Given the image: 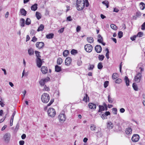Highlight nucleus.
Returning a JSON list of instances; mask_svg holds the SVG:
<instances>
[{
	"mask_svg": "<svg viewBox=\"0 0 145 145\" xmlns=\"http://www.w3.org/2000/svg\"><path fill=\"white\" fill-rule=\"evenodd\" d=\"M85 5L84 0H77L76 5L77 9L80 10L84 9Z\"/></svg>",
	"mask_w": 145,
	"mask_h": 145,
	"instance_id": "obj_1",
	"label": "nucleus"
},
{
	"mask_svg": "<svg viewBox=\"0 0 145 145\" xmlns=\"http://www.w3.org/2000/svg\"><path fill=\"white\" fill-rule=\"evenodd\" d=\"M139 69H140L139 72H137L135 77V81L137 82H139L142 77V72L144 71V69L141 67H139Z\"/></svg>",
	"mask_w": 145,
	"mask_h": 145,
	"instance_id": "obj_2",
	"label": "nucleus"
},
{
	"mask_svg": "<svg viewBox=\"0 0 145 145\" xmlns=\"http://www.w3.org/2000/svg\"><path fill=\"white\" fill-rule=\"evenodd\" d=\"M50 99V96L48 93H44L41 96V100L42 102L44 103H47Z\"/></svg>",
	"mask_w": 145,
	"mask_h": 145,
	"instance_id": "obj_3",
	"label": "nucleus"
},
{
	"mask_svg": "<svg viewBox=\"0 0 145 145\" xmlns=\"http://www.w3.org/2000/svg\"><path fill=\"white\" fill-rule=\"evenodd\" d=\"M56 112L53 108H49L48 111V116L51 117H53L56 114Z\"/></svg>",
	"mask_w": 145,
	"mask_h": 145,
	"instance_id": "obj_4",
	"label": "nucleus"
},
{
	"mask_svg": "<svg viewBox=\"0 0 145 145\" xmlns=\"http://www.w3.org/2000/svg\"><path fill=\"white\" fill-rule=\"evenodd\" d=\"M93 48L92 46L90 44H87L84 46L85 50L88 52H91Z\"/></svg>",
	"mask_w": 145,
	"mask_h": 145,
	"instance_id": "obj_5",
	"label": "nucleus"
},
{
	"mask_svg": "<svg viewBox=\"0 0 145 145\" xmlns=\"http://www.w3.org/2000/svg\"><path fill=\"white\" fill-rule=\"evenodd\" d=\"M58 118L61 122H63L66 120V117L64 114L60 113L59 116Z\"/></svg>",
	"mask_w": 145,
	"mask_h": 145,
	"instance_id": "obj_6",
	"label": "nucleus"
},
{
	"mask_svg": "<svg viewBox=\"0 0 145 145\" xmlns=\"http://www.w3.org/2000/svg\"><path fill=\"white\" fill-rule=\"evenodd\" d=\"M11 137L10 133H6L3 137V139L5 142L8 143L9 142Z\"/></svg>",
	"mask_w": 145,
	"mask_h": 145,
	"instance_id": "obj_7",
	"label": "nucleus"
},
{
	"mask_svg": "<svg viewBox=\"0 0 145 145\" xmlns=\"http://www.w3.org/2000/svg\"><path fill=\"white\" fill-rule=\"evenodd\" d=\"M50 78L49 77H47L45 78L42 79L39 81V83L40 85L42 86L44 85L45 83L49 81Z\"/></svg>",
	"mask_w": 145,
	"mask_h": 145,
	"instance_id": "obj_8",
	"label": "nucleus"
},
{
	"mask_svg": "<svg viewBox=\"0 0 145 145\" xmlns=\"http://www.w3.org/2000/svg\"><path fill=\"white\" fill-rule=\"evenodd\" d=\"M140 138L139 135L137 134H134L133 135L131 140L133 142H138Z\"/></svg>",
	"mask_w": 145,
	"mask_h": 145,
	"instance_id": "obj_9",
	"label": "nucleus"
},
{
	"mask_svg": "<svg viewBox=\"0 0 145 145\" xmlns=\"http://www.w3.org/2000/svg\"><path fill=\"white\" fill-rule=\"evenodd\" d=\"M44 46V43L43 42H37L36 43V47L40 49L42 48Z\"/></svg>",
	"mask_w": 145,
	"mask_h": 145,
	"instance_id": "obj_10",
	"label": "nucleus"
},
{
	"mask_svg": "<svg viewBox=\"0 0 145 145\" xmlns=\"http://www.w3.org/2000/svg\"><path fill=\"white\" fill-rule=\"evenodd\" d=\"M95 51L97 53H100L101 52L102 48L101 46L99 45H97L95 47Z\"/></svg>",
	"mask_w": 145,
	"mask_h": 145,
	"instance_id": "obj_11",
	"label": "nucleus"
},
{
	"mask_svg": "<svg viewBox=\"0 0 145 145\" xmlns=\"http://www.w3.org/2000/svg\"><path fill=\"white\" fill-rule=\"evenodd\" d=\"M36 61L37 66L39 67H40L42 65V61L40 58H36Z\"/></svg>",
	"mask_w": 145,
	"mask_h": 145,
	"instance_id": "obj_12",
	"label": "nucleus"
},
{
	"mask_svg": "<svg viewBox=\"0 0 145 145\" xmlns=\"http://www.w3.org/2000/svg\"><path fill=\"white\" fill-rule=\"evenodd\" d=\"M72 59L70 57H67L65 60V64L66 65H68L71 63Z\"/></svg>",
	"mask_w": 145,
	"mask_h": 145,
	"instance_id": "obj_13",
	"label": "nucleus"
},
{
	"mask_svg": "<svg viewBox=\"0 0 145 145\" xmlns=\"http://www.w3.org/2000/svg\"><path fill=\"white\" fill-rule=\"evenodd\" d=\"M41 71L43 74H45L48 72L47 67L45 66H42L41 68Z\"/></svg>",
	"mask_w": 145,
	"mask_h": 145,
	"instance_id": "obj_14",
	"label": "nucleus"
},
{
	"mask_svg": "<svg viewBox=\"0 0 145 145\" xmlns=\"http://www.w3.org/2000/svg\"><path fill=\"white\" fill-rule=\"evenodd\" d=\"M88 106L90 108L92 109H95L96 107V105L95 104L92 103H89Z\"/></svg>",
	"mask_w": 145,
	"mask_h": 145,
	"instance_id": "obj_15",
	"label": "nucleus"
},
{
	"mask_svg": "<svg viewBox=\"0 0 145 145\" xmlns=\"http://www.w3.org/2000/svg\"><path fill=\"white\" fill-rule=\"evenodd\" d=\"M114 127L112 123L111 122H108L107 123V128L109 129H112Z\"/></svg>",
	"mask_w": 145,
	"mask_h": 145,
	"instance_id": "obj_16",
	"label": "nucleus"
},
{
	"mask_svg": "<svg viewBox=\"0 0 145 145\" xmlns=\"http://www.w3.org/2000/svg\"><path fill=\"white\" fill-rule=\"evenodd\" d=\"M132 131V129L131 127H128L126 129L125 133L127 135H129L131 134Z\"/></svg>",
	"mask_w": 145,
	"mask_h": 145,
	"instance_id": "obj_17",
	"label": "nucleus"
},
{
	"mask_svg": "<svg viewBox=\"0 0 145 145\" xmlns=\"http://www.w3.org/2000/svg\"><path fill=\"white\" fill-rule=\"evenodd\" d=\"M110 112L109 111H107L106 112L105 114H102L101 117L103 119H105L106 118V116L110 115Z\"/></svg>",
	"mask_w": 145,
	"mask_h": 145,
	"instance_id": "obj_18",
	"label": "nucleus"
},
{
	"mask_svg": "<svg viewBox=\"0 0 145 145\" xmlns=\"http://www.w3.org/2000/svg\"><path fill=\"white\" fill-rule=\"evenodd\" d=\"M38 5L37 3H35L33 5H32L31 7V10L35 11L36 10L37 8Z\"/></svg>",
	"mask_w": 145,
	"mask_h": 145,
	"instance_id": "obj_19",
	"label": "nucleus"
},
{
	"mask_svg": "<svg viewBox=\"0 0 145 145\" xmlns=\"http://www.w3.org/2000/svg\"><path fill=\"white\" fill-rule=\"evenodd\" d=\"M28 54L30 56L33 55L34 54V51L33 49L30 48L28 50Z\"/></svg>",
	"mask_w": 145,
	"mask_h": 145,
	"instance_id": "obj_20",
	"label": "nucleus"
},
{
	"mask_svg": "<svg viewBox=\"0 0 145 145\" xmlns=\"http://www.w3.org/2000/svg\"><path fill=\"white\" fill-rule=\"evenodd\" d=\"M101 130V129L99 128L98 129V131L96 133L97 134V135L98 137H101L103 135L102 133Z\"/></svg>",
	"mask_w": 145,
	"mask_h": 145,
	"instance_id": "obj_21",
	"label": "nucleus"
},
{
	"mask_svg": "<svg viewBox=\"0 0 145 145\" xmlns=\"http://www.w3.org/2000/svg\"><path fill=\"white\" fill-rule=\"evenodd\" d=\"M87 41L89 43H91L93 42L94 39L93 38L91 37H89L87 38Z\"/></svg>",
	"mask_w": 145,
	"mask_h": 145,
	"instance_id": "obj_22",
	"label": "nucleus"
},
{
	"mask_svg": "<svg viewBox=\"0 0 145 145\" xmlns=\"http://www.w3.org/2000/svg\"><path fill=\"white\" fill-rule=\"evenodd\" d=\"M20 12L22 15L24 16H25L27 14V11L24 8L21 9Z\"/></svg>",
	"mask_w": 145,
	"mask_h": 145,
	"instance_id": "obj_23",
	"label": "nucleus"
},
{
	"mask_svg": "<svg viewBox=\"0 0 145 145\" xmlns=\"http://www.w3.org/2000/svg\"><path fill=\"white\" fill-rule=\"evenodd\" d=\"M55 71L57 72H59L61 71V67L56 65L55 66Z\"/></svg>",
	"mask_w": 145,
	"mask_h": 145,
	"instance_id": "obj_24",
	"label": "nucleus"
},
{
	"mask_svg": "<svg viewBox=\"0 0 145 145\" xmlns=\"http://www.w3.org/2000/svg\"><path fill=\"white\" fill-rule=\"evenodd\" d=\"M20 25L22 27H24L25 25V20L24 18H21L20 20Z\"/></svg>",
	"mask_w": 145,
	"mask_h": 145,
	"instance_id": "obj_25",
	"label": "nucleus"
},
{
	"mask_svg": "<svg viewBox=\"0 0 145 145\" xmlns=\"http://www.w3.org/2000/svg\"><path fill=\"white\" fill-rule=\"evenodd\" d=\"M124 79L126 86H129V81L128 77L127 76H125Z\"/></svg>",
	"mask_w": 145,
	"mask_h": 145,
	"instance_id": "obj_26",
	"label": "nucleus"
},
{
	"mask_svg": "<svg viewBox=\"0 0 145 145\" xmlns=\"http://www.w3.org/2000/svg\"><path fill=\"white\" fill-rule=\"evenodd\" d=\"M54 34L53 33H50L46 36V38L48 39H51L53 38Z\"/></svg>",
	"mask_w": 145,
	"mask_h": 145,
	"instance_id": "obj_27",
	"label": "nucleus"
},
{
	"mask_svg": "<svg viewBox=\"0 0 145 145\" xmlns=\"http://www.w3.org/2000/svg\"><path fill=\"white\" fill-rule=\"evenodd\" d=\"M36 16L38 20H39L41 18L40 14L38 12H36Z\"/></svg>",
	"mask_w": 145,
	"mask_h": 145,
	"instance_id": "obj_28",
	"label": "nucleus"
},
{
	"mask_svg": "<svg viewBox=\"0 0 145 145\" xmlns=\"http://www.w3.org/2000/svg\"><path fill=\"white\" fill-rule=\"evenodd\" d=\"M88 99V101H89V97H88V95L87 94H86L85 96L84 97L82 100L83 101L87 102V99Z\"/></svg>",
	"mask_w": 145,
	"mask_h": 145,
	"instance_id": "obj_29",
	"label": "nucleus"
},
{
	"mask_svg": "<svg viewBox=\"0 0 145 145\" xmlns=\"http://www.w3.org/2000/svg\"><path fill=\"white\" fill-rule=\"evenodd\" d=\"M118 77V74L116 73H114L112 76V78L113 79H115Z\"/></svg>",
	"mask_w": 145,
	"mask_h": 145,
	"instance_id": "obj_30",
	"label": "nucleus"
},
{
	"mask_svg": "<svg viewBox=\"0 0 145 145\" xmlns=\"http://www.w3.org/2000/svg\"><path fill=\"white\" fill-rule=\"evenodd\" d=\"M108 101L109 103H112L113 102V99L111 97V96L110 95H108Z\"/></svg>",
	"mask_w": 145,
	"mask_h": 145,
	"instance_id": "obj_31",
	"label": "nucleus"
},
{
	"mask_svg": "<svg viewBox=\"0 0 145 145\" xmlns=\"http://www.w3.org/2000/svg\"><path fill=\"white\" fill-rule=\"evenodd\" d=\"M44 26L43 24H41L37 30L38 31H42L44 29Z\"/></svg>",
	"mask_w": 145,
	"mask_h": 145,
	"instance_id": "obj_32",
	"label": "nucleus"
},
{
	"mask_svg": "<svg viewBox=\"0 0 145 145\" xmlns=\"http://www.w3.org/2000/svg\"><path fill=\"white\" fill-rule=\"evenodd\" d=\"M62 62V59L61 58L59 57L57 61V63L58 65H60Z\"/></svg>",
	"mask_w": 145,
	"mask_h": 145,
	"instance_id": "obj_33",
	"label": "nucleus"
},
{
	"mask_svg": "<svg viewBox=\"0 0 145 145\" xmlns=\"http://www.w3.org/2000/svg\"><path fill=\"white\" fill-rule=\"evenodd\" d=\"M35 53L36 55V56L37 57L36 58H40L41 56L40 55V52L37 51H35Z\"/></svg>",
	"mask_w": 145,
	"mask_h": 145,
	"instance_id": "obj_34",
	"label": "nucleus"
},
{
	"mask_svg": "<svg viewBox=\"0 0 145 145\" xmlns=\"http://www.w3.org/2000/svg\"><path fill=\"white\" fill-rule=\"evenodd\" d=\"M99 109L98 111L99 112H100L102 111H104L105 110V107L104 106L102 105H99Z\"/></svg>",
	"mask_w": 145,
	"mask_h": 145,
	"instance_id": "obj_35",
	"label": "nucleus"
},
{
	"mask_svg": "<svg viewBox=\"0 0 145 145\" xmlns=\"http://www.w3.org/2000/svg\"><path fill=\"white\" fill-rule=\"evenodd\" d=\"M31 20L29 18H27L26 20L25 23L26 25H29L31 24Z\"/></svg>",
	"mask_w": 145,
	"mask_h": 145,
	"instance_id": "obj_36",
	"label": "nucleus"
},
{
	"mask_svg": "<svg viewBox=\"0 0 145 145\" xmlns=\"http://www.w3.org/2000/svg\"><path fill=\"white\" fill-rule=\"evenodd\" d=\"M102 3L104 5H105L107 8H108L109 7L108 2L107 1H105L102 2Z\"/></svg>",
	"mask_w": 145,
	"mask_h": 145,
	"instance_id": "obj_37",
	"label": "nucleus"
},
{
	"mask_svg": "<svg viewBox=\"0 0 145 145\" xmlns=\"http://www.w3.org/2000/svg\"><path fill=\"white\" fill-rule=\"evenodd\" d=\"M96 128V126L95 125L92 124L90 127L91 130L93 131H95Z\"/></svg>",
	"mask_w": 145,
	"mask_h": 145,
	"instance_id": "obj_38",
	"label": "nucleus"
},
{
	"mask_svg": "<svg viewBox=\"0 0 145 145\" xmlns=\"http://www.w3.org/2000/svg\"><path fill=\"white\" fill-rule=\"evenodd\" d=\"M140 5H141L140 7V8L142 10H143L145 8V4L143 2H141L140 3Z\"/></svg>",
	"mask_w": 145,
	"mask_h": 145,
	"instance_id": "obj_39",
	"label": "nucleus"
},
{
	"mask_svg": "<svg viewBox=\"0 0 145 145\" xmlns=\"http://www.w3.org/2000/svg\"><path fill=\"white\" fill-rule=\"evenodd\" d=\"M102 63L101 62H99L97 65L98 68L99 69H101L103 67Z\"/></svg>",
	"mask_w": 145,
	"mask_h": 145,
	"instance_id": "obj_40",
	"label": "nucleus"
},
{
	"mask_svg": "<svg viewBox=\"0 0 145 145\" xmlns=\"http://www.w3.org/2000/svg\"><path fill=\"white\" fill-rule=\"evenodd\" d=\"M71 52V54L73 55H75L78 53L77 51V50L74 49L72 50Z\"/></svg>",
	"mask_w": 145,
	"mask_h": 145,
	"instance_id": "obj_41",
	"label": "nucleus"
},
{
	"mask_svg": "<svg viewBox=\"0 0 145 145\" xmlns=\"http://www.w3.org/2000/svg\"><path fill=\"white\" fill-rule=\"evenodd\" d=\"M69 54V51L67 50H65L63 53V56L65 57H66Z\"/></svg>",
	"mask_w": 145,
	"mask_h": 145,
	"instance_id": "obj_42",
	"label": "nucleus"
},
{
	"mask_svg": "<svg viewBox=\"0 0 145 145\" xmlns=\"http://www.w3.org/2000/svg\"><path fill=\"white\" fill-rule=\"evenodd\" d=\"M133 87L134 89L136 91H137L138 90V88L137 85L133 83Z\"/></svg>",
	"mask_w": 145,
	"mask_h": 145,
	"instance_id": "obj_43",
	"label": "nucleus"
},
{
	"mask_svg": "<svg viewBox=\"0 0 145 145\" xmlns=\"http://www.w3.org/2000/svg\"><path fill=\"white\" fill-rule=\"evenodd\" d=\"M123 35V33L121 31H120L118 32V36L119 38H121Z\"/></svg>",
	"mask_w": 145,
	"mask_h": 145,
	"instance_id": "obj_44",
	"label": "nucleus"
},
{
	"mask_svg": "<svg viewBox=\"0 0 145 145\" xmlns=\"http://www.w3.org/2000/svg\"><path fill=\"white\" fill-rule=\"evenodd\" d=\"M104 57L105 56L103 55H99L98 57V58L99 60L102 61L103 60Z\"/></svg>",
	"mask_w": 145,
	"mask_h": 145,
	"instance_id": "obj_45",
	"label": "nucleus"
},
{
	"mask_svg": "<svg viewBox=\"0 0 145 145\" xmlns=\"http://www.w3.org/2000/svg\"><path fill=\"white\" fill-rule=\"evenodd\" d=\"M143 35V33L142 32H140L138 33L137 34V37H142Z\"/></svg>",
	"mask_w": 145,
	"mask_h": 145,
	"instance_id": "obj_46",
	"label": "nucleus"
},
{
	"mask_svg": "<svg viewBox=\"0 0 145 145\" xmlns=\"http://www.w3.org/2000/svg\"><path fill=\"white\" fill-rule=\"evenodd\" d=\"M110 27L113 29L116 30L117 29V26L114 24H111L110 25Z\"/></svg>",
	"mask_w": 145,
	"mask_h": 145,
	"instance_id": "obj_47",
	"label": "nucleus"
},
{
	"mask_svg": "<svg viewBox=\"0 0 145 145\" xmlns=\"http://www.w3.org/2000/svg\"><path fill=\"white\" fill-rule=\"evenodd\" d=\"M109 84V81H106L104 82V87L105 88H106L108 86Z\"/></svg>",
	"mask_w": 145,
	"mask_h": 145,
	"instance_id": "obj_48",
	"label": "nucleus"
},
{
	"mask_svg": "<svg viewBox=\"0 0 145 145\" xmlns=\"http://www.w3.org/2000/svg\"><path fill=\"white\" fill-rule=\"evenodd\" d=\"M106 51L107 52L106 54V57L107 59H108L109 58V52L108 49V48H106Z\"/></svg>",
	"mask_w": 145,
	"mask_h": 145,
	"instance_id": "obj_49",
	"label": "nucleus"
},
{
	"mask_svg": "<svg viewBox=\"0 0 145 145\" xmlns=\"http://www.w3.org/2000/svg\"><path fill=\"white\" fill-rule=\"evenodd\" d=\"M122 82V80L120 78H118L116 80V83L120 84Z\"/></svg>",
	"mask_w": 145,
	"mask_h": 145,
	"instance_id": "obj_50",
	"label": "nucleus"
},
{
	"mask_svg": "<svg viewBox=\"0 0 145 145\" xmlns=\"http://www.w3.org/2000/svg\"><path fill=\"white\" fill-rule=\"evenodd\" d=\"M90 67L88 68L89 70H93L94 67V65H89Z\"/></svg>",
	"mask_w": 145,
	"mask_h": 145,
	"instance_id": "obj_51",
	"label": "nucleus"
},
{
	"mask_svg": "<svg viewBox=\"0 0 145 145\" xmlns=\"http://www.w3.org/2000/svg\"><path fill=\"white\" fill-rule=\"evenodd\" d=\"M82 62L80 59L78 60L77 62V64L78 66L81 65L82 64Z\"/></svg>",
	"mask_w": 145,
	"mask_h": 145,
	"instance_id": "obj_52",
	"label": "nucleus"
},
{
	"mask_svg": "<svg viewBox=\"0 0 145 145\" xmlns=\"http://www.w3.org/2000/svg\"><path fill=\"white\" fill-rule=\"evenodd\" d=\"M64 27L61 28V29H60L59 30H58V33H62L64 31Z\"/></svg>",
	"mask_w": 145,
	"mask_h": 145,
	"instance_id": "obj_53",
	"label": "nucleus"
},
{
	"mask_svg": "<svg viewBox=\"0 0 145 145\" xmlns=\"http://www.w3.org/2000/svg\"><path fill=\"white\" fill-rule=\"evenodd\" d=\"M112 109L113 112V113L114 114H116L117 113V109L116 108H113Z\"/></svg>",
	"mask_w": 145,
	"mask_h": 145,
	"instance_id": "obj_54",
	"label": "nucleus"
},
{
	"mask_svg": "<svg viewBox=\"0 0 145 145\" xmlns=\"http://www.w3.org/2000/svg\"><path fill=\"white\" fill-rule=\"evenodd\" d=\"M137 37V36L135 35L133 37H130V39L132 41H134L135 40V39Z\"/></svg>",
	"mask_w": 145,
	"mask_h": 145,
	"instance_id": "obj_55",
	"label": "nucleus"
},
{
	"mask_svg": "<svg viewBox=\"0 0 145 145\" xmlns=\"http://www.w3.org/2000/svg\"><path fill=\"white\" fill-rule=\"evenodd\" d=\"M54 99H52L51 100L50 103L48 104L47 106H49L51 105L54 102Z\"/></svg>",
	"mask_w": 145,
	"mask_h": 145,
	"instance_id": "obj_56",
	"label": "nucleus"
},
{
	"mask_svg": "<svg viewBox=\"0 0 145 145\" xmlns=\"http://www.w3.org/2000/svg\"><path fill=\"white\" fill-rule=\"evenodd\" d=\"M141 29L142 30H145V22L142 25Z\"/></svg>",
	"mask_w": 145,
	"mask_h": 145,
	"instance_id": "obj_57",
	"label": "nucleus"
},
{
	"mask_svg": "<svg viewBox=\"0 0 145 145\" xmlns=\"http://www.w3.org/2000/svg\"><path fill=\"white\" fill-rule=\"evenodd\" d=\"M37 40V38L35 36H34L32 38V39L31 40V41L35 42H36Z\"/></svg>",
	"mask_w": 145,
	"mask_h": 145,
	"instance_id": "obj_58",
	"label": "nucleus"
},
{
	"mask_svg": "<svg viewBox=\"0 0 145 145\" xmlns=\"http://www.w3.org/2000/svg\"><path fill=\"white\" fill-rule=\"evenodd\" d=\"M103 41V39L102 37H101V38L98 39L97 40V41L99 43H102Z\"/></svg>",
	"mask_w": 145,
	"mask_h": 145,
	"instance_id": "obj_59",
	"label": "nucleus"
},
{
	"mask_svg": "<svg viewBox=\"0 0 145 145\" xmlns=\"http://www.w3.org/2000/svg\"><path fill=\"white\" fill-rule=\"evenodd\" d=\"M67 21H72V19L71 18V16H68L67 17Z\"/></svg>",
	"mask_w": 145,
	"mask_h": 145,
	"instance_id": "obj_60",
	"label": "nucleus"
},
{
	"mask_svg": "<svg viewBox=\"0 0 145 145\" xmlns=\"http://www.w3.org/2000/svg\"><path fill=\"white\" fill-rule=\"evenodd\" d=\"M44 90L45 91H49L50 90L49 88L48 87H47L46 85H45L44 86Z\"/></svg>",
	"mask_w": 145,
	"mask_h": 145,
	"instance_id": "obj_61",
	"label": "nucleus"
},
{
	"mask_svg": "<svg viewBox=\"0 0 145 145\" xmlns=\"http://www.w3.org/2000/svg\"><path fill=\"white\" fill-rule=\"evenodd\" d=\"M85 3H86V7H88L89 5V3L88 0H85Z\"/></svg>",
	"mask_w": 145,
	"mask_h": 145,
	"instance_id": "obj_62",
	"label": "nucleus"
},
{
	"mask_svg": "<svg viewBox=\"0 0 145 145\" xmlns=\"http://www.w3.org/2000/svg\"><path fill=\"white\" fill-rule=\"evenodd\" d=\"M81 29V27L79 26H78L76 28V30L77 32H79Z\"/></svg>",
	"mask_w": 145,
	"mask_h": 145,
	"instance_id": "obj_63",
	"label": "nucleus"
},
{
	"mask_svg": "<svg viewBox=\"0 0 145 145\" xmlns=\"http://www.w3.org/2000/svg\"><path fill=\"white\" fill-rule=\"evenodd\" d=\"M24 144V140H20L19 141L20 145H23Z\"/></svg>",
	"mask_w": 145,
	"mask_h": 145,
	"instance_id": "obj_64",
	"label": "nucleus"
}]
</instances>
